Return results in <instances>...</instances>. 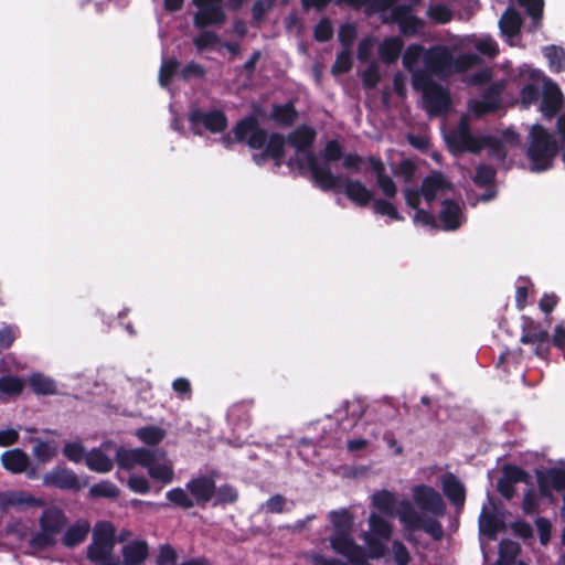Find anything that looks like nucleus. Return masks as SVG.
I'll list each match as a JSON object with an SVG mask.
<instances>
[{"label":"nucleus","mask_w":565,"mask_h":565,"mask_svg":"<svg viewBox=\"0 0 565 565\" xmlns=\"http://www.w3.org/2000/svg\"><path fill=\"white\" fill-rule=\"evenodd\" d=\"M234 140L237 142H246L250 149H264L260 153L253 154V161L256 166L262 167L271 159L277 168H280L286 154V139L280 132H271L260 127L257 117L248 115L239 119L232 129Z\"/></svg>","instance_id":"f257e3e1"},{"label":"nucleus","mask_w":565,"mask_h":565,"mask_svg":"<svg viewBox=\"0 0 565 565\" xmlns=\"http://www.w3.org/2000/svg\"><path fill=\"white\" fill-rule=\"evenodd\" d=\"M316 137L317 131L312 127L300 125L285 139L286 143L292 147L297 153L306 154L307 166L315 183L320 189H334L341 181V177L334 174L328 166L320 167L318 156L311 150Z\"/></svg>","instance_id":"f03ea898"},{"label":"nucleus","mask_w":565,"mask_h":565,"mask_svg":"<svg viewBox=\"0 0 565 565\" xmlns=\"http://www.w3.org/2000/svg\"><path fill=\"white\" fill-rule=\"evenodd\" d=\"M530 138L531 141L526 150V156L531 162V170L542 172L551 169L553 167V160L559 151L558 142L547 129L540 124L532 126Z\"/></svg>","instance_id":"7ed1b4c3"},{"label":"nucleus","mask_w":565,"mask_h":565,"mask_svg":"<svg viewBox=\"0 0 565 565\" xmlns=\"http://www.w3.org/2000/svg\"><path fill=\"white\" fill-rule=\"evenodd\" d=\"M66 523L67 518L60 508L53 507L43 510L39 519L40 531L31 537V546L36 550L54 546L56 536L63 531Z\"/></svg>","instance_id":"20e7f679"},{"label":"nucleus","mask_w":565,"mask_h":565,"mask_svg":"<svg viewBox=\"0 0 565 565\" xmlns=\"http://www.w3.org/2000/svg\"><path fill=\"white\" fill-rule=\"evenodd\" d=\"M520 342L525 345L533 344L534 355L541 360L550 361L551 337L547 328L542 322L529 316H522Z\"/></svg>","instance_id":"39448f33"},{"label":"nucleus","mask_w":565,"mask_h":565,"mask_svg":"<svg viewBox=\"0 0 565 565\" xmlns=\"http://www.w3.org/2000/svg\"><path fill=\"white\" fill-rule=\"evenodd\" d=\"M398 519L407 531L423 530L435 541L444 536L441 523L433 518H423L407 500H403L398 507Z\"/></svg>","instance_id":"423d86ee"},{"label":"nucleus","mask_w":565,"mask_h":565,"mask_svg":"<svg viewBox=\"0 0 565 565\" xmlns=\"http://www.w3.org/2000/svg\"><path fill=\"white\" fill-rule=\"evenodd\" d=\"M482 136L477 137L471 134L469 118L463 115L457 128L451 129L446 135L447 146L454 154L457 153H479L482 150Z\"/></svg>","instance_id":"0eeeda50"},{"label":"nucleus","mask_w":565,"mask_h":565,"mask_svg":"<svg viewBox=\"0 0 565 565\" xmlns=\"http://www.w3.org/2000/svg\"><path fill=\"white\" fill-rule=\"evenodd\" d=\"M88 484V478L81 479L65 465H56L43 476V486L63 491L78 492Z\"/></svg>","instance_id":"6e6552de"},{"label":"nucleus","mask_w":565,"mask_h":565,"mask_svg":"<svg viewBox=\"0 0 565 565\" xmlns=\"http://www.w3.org/2000/svg\"><path fill=\"white\" fill-rule=\"evenodd\" d=\"M330 545L337 554L345 557L352 565L363 564L367 558L365 548L355 543L351 532L332 533Z\"/></svg>","instance_id":"1a4fd4ad"},{"label":"nucleus","mask_w":565,"mask_h":565,"mask_svg":"<svg viewBox=\"0 0 565 565\" xmlns=\"http://www.w3.org/2000/svg\"><path fill=\"white\" fill-rule=\"evenodd\" d=\"M414 502L420 510L436 516H443L446 512V504L440 493L427 484H418L413 488Z\"/></svg>","instance_id":"9d476101"},{"label":"nucleus","mask_w":565,"mask_h":565,"mask_svg":"<svg viewBox=\"0 0 565 565\" xmlns=\"http://www.w3.org/2000/svg\"><path fill=\"white\" fill-rule=\"evenodd\" d=\"M451 51L443 44L430 46L424 54V65L439 78L450 75Z\"/></svg>","instance_id":"9b49d317"},{"label":"nucleus","mask_w":565,"mask_h":565,"mask_svg":"<svg viewBox=\"0 0 565 565\" xmlns=\"http://www.w3.org/2000/svg\"><path fill=\"white\" fill-rule=\"evenodd\" d=\"M341 181L338 186L334 189H321L322 191H333L341 192L342 186H344V194L347 198L356 204L358 206L365 207L372 201H374V193L372 190L367 189L366 185L360 180H353L350 178H344L342 175Z\"/></svg>","instance_id":"f8f14e48"},{"label":"nucleus","mask_w":565,"mask_h":565,"mask_svg":"<svg viewBox=\"0 0 565 565\" xmlns=\"http://www.w3.org/2000/svg\"><path fill=\"white\" fill-rule=\"evenodd\" d=\"M188 119L193 127L203 125L212 134H220L227 127V117L220 109L203 111L200 108H194L190 110Z\"/></svg>","instance_id":"ddd939ff"},{"label":"nucleus","mask_w":565,"mask_h":565,"mask_svg":"<svg viewBox=\"0 0 565 565\" xmlns=\"http://www.w3.org/2000/svg\"><path fill=\"white\" fill-rule=\"evenodd\" d=\"M388 21L396 23L401 34L406 38L416 36L426 28V22L422 18L407 12V9L404 7L393 8L392 17H390Z\"/></svg>","instance_id":"4468645a"},{"label":"nucleus","mask_w":565,"mask_h":565,"mask_svg":"<svg viewBox=\"0 0 565 565\" xmlns=\"http://www.w3.org/2000/svg\"><path fill=\"white\" fill-rule=\"evenodd\" d=\"M423 99L426 110L430 116L446 115L451 106L450 94L440 84H437L428 92H425Z\"/></svg>","instance_id":"2eb2a0df"},{"label":"nucleus","mask_w":565,"mask_h":565,"mask_svg":"<svg viewBox=\"0 0 565 565\" xmlns=\"http://www.w3.org/2000/svg\"><path fill=\"white\" fill-rule=\"evenodd\" d=\"M185 488L193 497L194 504L204 508L214 497L215 481L209 476L201 475L189 480Z\"/></svg>","instance_id":"dca6fc26"},{"label":"nucleus","mask_w":565,"mask_h":565,"mask_svg":"<svg viewBox=\"0 0 565 565\" xmlns=\"http://www.w3.org/2000/svg\"><path fill=\"white\" fill-rule=\"evenodd\" d=\"M540 494L544 498L551 495V490H565V469L550 468L545 471L536 470Z\"/></svg>","instance_id":"f3484780"},{"label":"nucleus","mask_w":565,"mask_h":565,"mask_svg":"<svg viewBox=\"0 0 565 565\" xmlns=\"http://www.w3.org/2000/svg\"><path fill=\"white\" fill-rule=\"evenodd\" d=\"M563 104V94L553 82H548L544 85L541 102V111L545 118H553L561 110Z\"/></svg>","instance_id":"a211bd4d"},{"label":"nucleus","mask_w":565,"mask_h":565,"mask_svg":"<svg viewBox=\"0 0 565 565\" xmlns=\"http://www.w3.org/2000/svg\"><path fill=\"white\" fill-rule=\"evenodd\" d=\"M443 492L449 502L457 509H462L466 502V487L451 472L441 477Z\"/></svg>","instance_id":"6ab92c4d"},{"label":"nucleus","mask_w":565,"mask_h":565,"mask_svg":"<svg viewBox=\"0 0 565 565\" xmlns=\"http://www.w3.org/2000/svg\"><path fill=\"white\" fill-rule=\"evenodd\" d=\"M41 507L43 500L35 498L25 491H6L0 492V509L6 511L10 507Z\"/></svg>","instance_id":"aec40b11"},{"label":"nucleus","mask_w":565,"mask_h":565,"mask_svg":"<svg viewBox=\"0 0 565 565\" xmlns=\"http://www.w3.org/2000/svg\"><path fill=\"white\" fill-rule=\"evenodd\" d=\"M462 211L456 201L451 199H445L441 202V209L439 211V221L443 224V228L446 231H456L461 225Z\"/></svg>","instance_id":"412c9836"},{"label":"nucleus","mask_w":565,"mask_h":565,"mask_svg":"<svg viewBox=\"0 0 565 565\" xmlns=\"http://www.w3.org/2000/svg\"><path fill=\"white\" fill-rule=\"evenodd\" d=\"M1 463L7 471L13 475H20L29 468L30 458L22 449L14 448L1 455Z\"/></svg>","instance_id":"4be33fe9"},{"label":"nucleus","mask_w":565,"mask_h":565,"mask_svg":"<svg viewBox=\"0 0 565 565\" xmlns=\"http://www.w3.org/2000/svg\"><path fill=\"white\" fill-rule=\"evenodd\" d=\"M121 554L125 565H140L148 558V543L143 540L132 541L124 545Z\"/></svg>","instance_id":"5701e85b"},{"label":"nucleus","mask_w":565,"mask_h":565,"mask_svg":"<svg viewBox=\"0 0 565 565\" xmlns=\"http://www.w3.org/2000/svg\"><path fill=\"white\" fill-rule=\"evenodd\" d=\"M226 14L222 7L198 10L193 15V24L198 29L210 25H221L225 22Z\"/></svg>","instance_id":"b1692460"},{"label":"nucleus","mask_w":565,"mask_h":565,"mask_svg":"<svg viewBox=\"0 0 565 565\" xmlns=\"http://www.w3.org/2000/svg\"><path fill=\"white\" fill-rule=\"evenodd\" d=\"M89 530L90 524L88 521L78 520L65 531L62 537V543L66 547H75L85 541Z\"/></svg>","instance_id":"393cba45"},{"label":"nucleus","mask_w":565,"mask_h":565,"mask_svg":"<svg viewBox=\"0 0 565 565\" xmlns=\"http://www.w3.org/2000/svg\"><path fill=\"white\" fill-rule=\"evenodd\" d=\"M298 118V111L292 102L275 104L271 109L270 119L279 126L290 127Z\"/></svg>","instance_id":"a878e982"},{"label":"nucleus","mask_w":565,"mask_h":565,"mask_svg":"<svg viewBox=\"0 0 565 565\" xmlns=\"http://www.w3.org/2000/svg\"><path fill=\"white\" fill-rule=\"evenodd\" d=\"M504 522L492 512H487L483 508L479 518V529L488 539L494 540L499 532L504 530Z\"/></svg>","instance_id":"bb28decb"},{"label":"nucleus","mask_w":565,"mask_h":565,"mask_svg":"<svg viewBox=\"0 0 565 565\" xmlns=\"http://www.w3.org/2000/svg\"><path fill=\"white\" fill-rule=\"evenodd\" d=\"M403 47L404 42L401 38H387L381 43L379 47L380 58L386 64H393L398 60Z\"/></svg>","instance_id":"cd10ccee"},{"label":"nucleus","mask_w":565,"mask_h":565,"mask_svg":"<svg viewBox=\"0 0 565 565\" xmlns=\"http://www.w3.org/2000/svg\"><path fill=\"white\" fill-rule=\"evenodd\" d=\"M85 463L92 471L106 473L113 470V460L99 448H93L85 457Z\"/></svg>","instance_id":"c85d7f7f"},{"label":"nucleus","mask_w":565,"mask_h":565,"mask_svg":"<svg viewBox=\"0 0 565 565\" xmlns=\"http://www.w3.org/2000/svg\"><path fill=\"white\" fill-rule=\"evenodd\" d=\"M499 26L503 34L510 38L516 36L521 32L522 18L515 9L510 7L501 15Z\"/></svg>","instance_id":"c756f323"},{"label":"nucleus","mask_w":565,"mask_h":565,"mask_svg":"<svg viewBox=\"0 0 565 565\" xmlns=\"http://www.w3.org/2000/svg\"><path fill=\"white\" fill-rule=\"evenodd\" d=\"M481 62V57L476 53H461L456 57L451 54L450 74L463 73L479 65Z\"/></svg>","instance_id":"7c9ffc66"},{"label":"nucleus","mask_w":565,"mask_h":565,"mask_svg":"<svg viewBox=\"0 0 565 565\" xmlns=\"http://www.w3.org/2000/svg\"><path fill=\"white\" fill-rule=\"evenodd\" d=\"M330 521L333 525V533H349L353 529V515L347 509L331 511Z\"/></svg>","instance_id":"2f4dec72"},{"label":"nucleus","mask_w":565,"mask_h":565,"mask_svg":"<svg viewBox=\"0 0 565 565\" xmlns=\"http://www.w3.org/2000/svg\"><path fill=\"white\" fill-rule=\"evenodd\" d=\"M29 384L35 394L54 395L57 393L55 382L40 373L31 375Z\"/></svg>","instance_id":"473e14b6"},{"label":"nucleus","mask_w":565,"mask_h":565,"mask_svg":"<svg viewBox=\"0 0 565 565\" xmlns=\"http://www.w3.org/2000/svg\"><path fill=\"white\" fill-rule=\"evenodd\" d=\"M119 494L120 490L118 489V487L109 480H103L98 483L93 484L88 491V497L92 499H116L117 497H119Z\"/></svg>","instance_id":"72a5a7b5"},{"label":"nucleus","mask_w":565,"mask_h":565,"mask_svg":"<svg viewBox=\"0 0 565 565\" xmlns=\"http://www.w3.org/2000/svg\"><path fill=\"white\" fill-rule=\"evenodd\" d=\"M344 154V148L339 140L331 139L327 141L323 150L320 153L321 158L324 161V164L322 167L328 166L330 168V163L343 159Z\"/></svg>","instance_id":"f704fd0d"},{"label":"nucleus","mask_w":565,"mask_h":565,"mask_svg":"<svg viewBox=\"0 0 565 565\" xmlns=\"http://www.w3.org/2000/svg\"><path fill=\"white\" fill-rule=\"evenodd\" d=\"M213 507H224L233 504L238 499L237 490L231 484H222L218 488L215 487Z\"/></svg>","instance_id":"c9c22d12"},{"label":"nucleus","mask_w":565,"mask_h":565,"mask_svg":"<svg viewBox=\"0 0 565 565\" xmlns=\"http://www.w3.org/2000/svg\"><path fill=\"white\" fill-rule=\"evenodd\" d=\"M433 75L434 74L425 67L423 70L413 71L412 85L414 89L422 92L424 95L425 92L436 86L438 83L434 82Z\"/></svg>","instance_id":"e433bc0d"},{"label":"nucleus","mask_w":565,"mask_h":565,"mask_svg":"<svg viewBox=\"0 0 565 565\" xmlns=\"http://www.w3.org/2000/svg\"><path fill=\"white\" fill-rule=\"evenodd\" d=\"M482 149L488 148L490 156L497 160L504 161L508 157V150L503 141L494 136L486 135L482 136Z\"/></svg>","instance_id":"4c0bfd02"},{"label":"nucleus","mask_w":565,"mask_h":565,"mask_svg":"<svg viewBox=\"0 0 565 565\" xmlns=\"http://www.w3.org/2000/svg\"><path fill=\"white\" fill-rule=\"evenodd\" d=\"M33 455L38 461L46 463L57 455V447L54 441H43L35 439Z\"/></svg>","instance_id":"58836bf2"},{"label":"nucleus","mask_w":565,"mask_h":565,"mask_svg":"<svg viewBox=\"0 0 565 565\" xmlns=\"http://www.w3.org/2000/svg\"><path fill=\"white\" fill-rule=\"evenodd\" d=\"M370 530L372 536L388 540L392 535V525L383 516L371 513L369 518Z\"/></svg>","instance_id":"ea45409f"},{"label":"nucleus","mask_w":565,"mask_h":565,"mask_svg":"<svg viewBox=\"0 0 565 565\" xmlns=\"http://www.w3.org/2000/svg\"><path fill=\"white\" fill-rule=\"evenodd\" d=\"M545 56L550 62V67L554 73L565 71V50L561 46L550 45L545 47Z\"/></svg>","instance_id":"a19ab883"},{"label":"nucleus","mask_w":565,"mask_h":565,"mask_svg":"<svg viewBox=\"0 0 565 565\" xmlns=\"http://www.w3.org/2000/svg\"><path fill=\"white\" fill-rule=\"evenodd\" d=\"M180 62L175 57L163 58L159 71V83L162 87H168L173 76L177 74Z\"/></svg>","instance_id":"79ce46f5"},{"label":"nucleus","mask_w":565,"mask_h":565,"mask_svg":"<svg viewBox=\"0 0 565 565\" xmlns=\"http://www.w3.org/2000/svg\"><path fill=\"white\" fill-rule=\"evenodd\" d=\"M98 543L115 545V527L110 522H98L93 531V540Z\"/></svg>","instance_id":"37998d69"},{"label":"nucleus","mask_w":565,"mask_h":565,"mask_svg":"<svg viewBox=\"0 0 565 565\" xmlns=\"http://www.w3.org/2000/svg\"><path fill=\"white\" fill-rule=\"evenodd\" d=\"M497 171L493 167L480 163L476 167L473 182L479 188L491 185L495 181Z\"/></svg>","instance_id":"c03bdc74"},{"label":"nucleus","mask_w":565,"mask_h":565,"mask_svg":"<svg viewBox=\"0 0 565 565\" xmlns=\"http://www.w3.org/2000/svg\"><path fill=\"white\" fill-rule=\"evenodd\" d=\"M167 500L183 510H188L194 507V501L189 497L186 491L180 487L173 488L166 493Z\"/></svg>","instance_id":"a18cd8bd"},{"label":"nucleus","mask_w":565,"mask_h":565,"mask_svg":"<svg viewBox=\"0 0 565 565\" xmlns=\"http://www.w3.org/2000/svg\"><path fill=\"white\" fill-rule=\"evenodd\" d=\"M425 52L426 50L422 44L414 43L408 45L403 54L404 67L407 71L413 72L419 58L424 56Z\"/></svg>","instance_id":"49530a36"},{"label":"nucleus","mask_w":565,"mask_h":565,"mask_svg":"<svg viewBox=\"0 0 565 565\" xmlns=\"http://www.w3.org/2000/svg\"><path fill=\"white\" fill-rule=\"evenodd\" d=\"M149 476L156 481L168 484L174 478V471L171 466L166 463H157V460L148 469Z\"/></svg>","instance_id":"de8ad7c7"},{"label":"nucleus","mask_w":565,"mask_h":565,"mask_svg":"<svg viewBox=\"0 0 565 565\" xmlns=\"http://www.w3.org/2000/svg\"><path fill=\"white\" fill-rule=\"evenodd\" d=\"M426 15L436 24H446L452 19V11L445 4H430Z\"/></svg>","instance_id":"09e8293b"},{"label":"nucleus","mask_w":565,"mask_h":565,"mask_svg":"<svg viewBox=\"0 0 565 565\" xmlns=\"http://www.w3.org/2000/svg\"><path fill=\"white\" fill-rule=\"evenodd\" d=\"M24 383L18 376L4 375L0 377V392L6 395L17 396L23 391Z\"/></svg>","instance_id":"8fccbe9b"},{"label":"nucleus","mask_w":565,"mask_h":565,"mask_svg":"<svg viewBox=\"0 0 565 565\" xmlns=\"http://www.w3.org/2000/svg\"><path fill=\"white\" fill-rule=\"evenodd\" d=\"M374 507L385 514H392L395 503V497L391 491L382 490L373 495Z\"/></svg>","instance_id":"3c124183"},{"label":"nucleus","mask_w":565,"mask_h":565,"mask_svg":"<svg viewBox=\"0 0 565 565\" xmlns=\"http://www.w3.org/2000/svg\"><path fill=\"white\" fill-rule=\"evenodd\" d=\"M502 477L507 480L513 482L514 484L518 482L530 483L531 476L523 468L515 465H504L502 468Z\"/></svg>","instance_id":"603ef678"},{"label":"nucleus","mask_w":565,"mask_h":565,"mask_svg":"<svg viewBox=\"0 0 565 565\" xmlns=\"http://www.w3.org/2000/svg\"><path fill=\"white\" fill-rule=\"evenodd\" d=\"M373 211L375 214L386 215L394 221L404 220L403 215H401L395 205L384 199L374 200Z\"/></svg>","instance_id":"864d4df0"},{"label":"nucleus","mask_w":565,"mask_h":565,"mask_svg":"<svg viewBox=\"0 0 565 565\" xmlns=\"http://www.w3.org/2000/svg\"><path fill=\"white\" fill-rule=\"evenodd\" d=\"M220 42V38L216 32L203 30L194 39L193 44L198 51L202 52L206 49L214 47Z\"/></svg>","instance_id":"5fc2aeb1"},{"label":"nucleus","mask_w":565,"mask_h":565,"mask_svg":"<svg viewBox=\"0 0 565 565\" xmlns=\"http://www.w3.org/2000/svg\"><path fill=\"white\" fill-rule=\"evenodd\" d=\"M333 25L329 18L323 17L316 24L313 29V38L317 42L324 43L332 39L333 36Z\"/></svg>","instance_id":"6e6d98bb"},{"label":"nucleus","mask_w":565,"mask_h":565,"mask_svg":"<svg viewBox=\"0 0 565 565\" xmlns=\"http://www.w3.org/2000/svg\"><path fill=\"white\" fill-rule=\"evenodd\" d=\"M504 84L502 82L492 83L483 90L481 98L490 105L495 106V109H499Z\"/></svg>","instance_id":"4d7b16f0"},{"label":"nucleus","mask_w":565,"mask_h":565,"mask_svg":"<svg viewBox=\"0 0 565 565\" xmlns=\"http://www.w3.org/2000/svg\"><path fill=\"white\" fill-rule=\"evenodd\" d=\"M114 547L115 545L92 541L87 546L86 557L88 561L104 558L105 556L113 555Z\"/></svg>","instance_id":"13d9d810"},{"label":"nucleus","mask_w":565,"mask_h":565,"mask_svg":"<svg viewBox=\"0 0 565 565\" xmlns=\"http://www.w3.org/2000/svg\"><path fill=\"white\" fill-rule=\"evenodd\" d=\"M63 455L72 462L78 463L86 457L85 447L78 441H68L63 447Z\"/></svg>","instance_id":"bf43d9fd"},{"label":"nucleus","mask_w":565,"mask_h":565,"mask_svg":"<svg viewBox=\"0 0 565 565\" xmlns=\"http://www.w3.org/2000/svg\"><path fill=\"white\" fill-rule=\"evenodd\" d=\"M138 437L147 445L156 446L164 438V431L156 426L143 427L138 430Z\"/></svg>","instance_id":"052dcab7"},{"label":"nucleus","mask_w":565,"mask_h":565,"mask_svg":"<svg viewBox=\"0 0 565 565\" xmlns=\"http://www.w3.org/2000/svg\"><path fill=\"white\" fill-rule=\"evenodd\" d=\"M445 185L444 175L435 171L424 178L420 186V192H433L436 193Z\"/></svg>","instance_id":"680f3d73"},{"label":"nucleus","mask_w":565,"mask_h":565,"mask_svg":"<svg viewBox=\"0 0 565 565\" xmlns=\"http://www.w3.org/2000/svg\"><path fill=\"white\" fill-rule=\"evenodd\" d=\"M338 38L344 50H350L356 38L355 26L351 23L342 24L339 29Z\"/></svg>","instance_id":"e2e57ef3"},{"label":"nucleus","mask_w":565,"mask_h":565,"mask_svg":"<svg viewBox=\"0 0 565 565\" xmlns=\"http://www.w3.org/2000/svg\"><path fill=\"white\" fill-rule=\"evenodd\" d=\"M352 56L350 50H343L338 53L335 62L332 66V72L335 74H343L351 70Z\"/></svg>","instance_id":"0e129e2a"},{"label":"nucleus","mask_w":565,"mask_h":565,"mask_svg":"<svg viewBox=\"0 0 565 565\" xmlns=\"http://www.w3.org/2000/svg\"><path fill=\"white\" fill-rule=\"evenodd\" d=\"M381 81L379 66L376 63H372L362 73V82L365 88H374Z\"/></svg>","instance_id":"69168bd1"},{"label":"nucleus","mask_w":565,"mask_h":565,"mask_svg":"<svg viewBox=\"0 0 565 565\" xmlns=\"http://www.w3.org/2000/svg\"><path fill=\"white\" fill-rule=\"evenodd\" d=\"M178 559L177 551L170 544H163L159 548L157 565H174Z\"/></svg>","instance_id":"338daca9"},{"label":"nucleus","mask_w":565,"mask_h":565,"mask_svg":"<svg viewBox=\"0 0 565 565\" xmlns=\"http://www.w3.org/2000/svg\"><path fill=\"white\" fill-rule=\"evenodd\" d=\"M367 553L366 556L373 559H379L385 555V545L381 541V537L369 536L366 539Z\"/></svg>","instance_id":"774afa93"}]
</instances>
